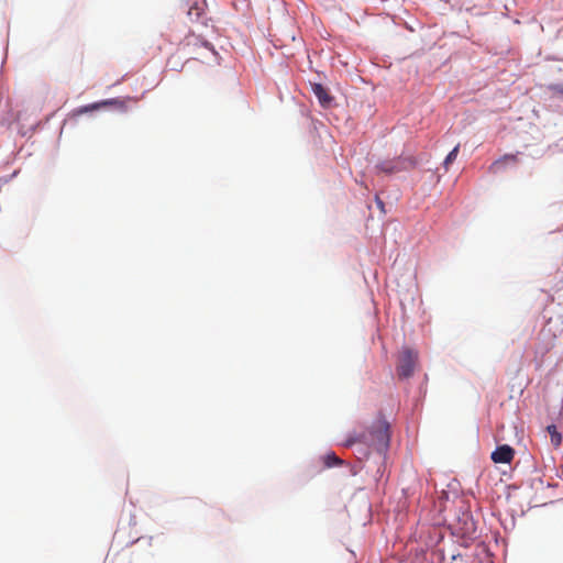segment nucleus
Segmentation results:
<instances>
[{
	"label": "nucleus",
	"mask_w": 563,
	"mask_h": 563,
	"mask_svg": "<svg viewBox=\"0 0 563 563\" xmlns=\"http://www.w3.org/2000/svg\"><path fill=\"white\" fill-rule=\"evenodd\" d=\"M390 432L389 423L382 417L377 418L369 427L362 432H353L344 441V446H352L361 443L376 452H385L389 446Z\"/></svg>",
	"instance_id": "f257e3e1"
},
{
	"label": "nucleus",
	"mask_w": 563,
	"mask_h": 563,
	"mask_svg": "<svg viewBox=\"0 0 563 563\" xmlns=\"http://www.w3.org/2000/svg\"><path fill=\"white\" fill-rule=\"evenodd\" d=\"M418 162L413 156H398L393 159H385L376 165L379 173L393 175L401 172H408L416 168Z\"/></svg>",
	"instance_id": "f03ea898"
},
{
	"label": "nucleus",
	"mask_w": 563,
	"mask_h": 563,
	"mask_svg": "<svg viewBox=\"0 0 563 563\" xmlns=\"http://www.w3.org/2000/svg\"><path fill=\"white\" fill-rule=\"evenodd\" d=\"M418 354L411 349L405 347L399 353L397 362V374L400 378L410 377L416 368Z\"/></svg>",
	"instance_id": "7ed1b4c3"
},
{
	"label": "nucleus",
	"mask_w": 563,
	"mask_h": 563,
	"mask_svg": "<svg viewBox=\"0 0 563 563\" xmlns=\"http://www.w3.org/2000/svg\"><path fill=\"white\" fill-rule=\"evenodd\" d=\"M136 103L137 102V98L135 97H125V98H112V99H107V100H102V101H99V102H95L92 104H89V106H86L84 107L80 112H87V111H90V110H98L102 107H108V106H114L121 110H125L128 109L129 107V103Z\"/></svg>",
	"instance_id": "20e7f679"
},
{
	"label": "nucleus",
	"mask_w": 563,
	"mask_h": 563,
	"mask_svg": "<svg viewBox=\"0 0 563 563\" xmlns=\"http://www.w3.org/2000/svg\"><path fill=\"white\" fill-rule=\"evenodd\" d=\"M490 457L494 463L508 464L515 457V450L508 444L499 445L492 453Z\"/></svg>",
	"instance_id": "39448f33"
},
{
	"label": "nucleus",
	"mask_w": 563,
	"mask_h": 563,
	"mask_svg": "<svg viewBox=\"0 0 563 563\" xmlns=\"http://www.w3.org/2000/svg\"><path fill=\"white\" fill-rule=\"evenodd\" d=\"M310 86H311V90L314 93V96L317 97L319 103L323 108H329L334 100V98L330 95L329 90L323 85L318 84V82H313Z\"/></svg>",
	"instance_id": "423d86ee"
},
{
	"label": "nucleus",
	"mask_w": 563,
	"mask_h": 563,
	"mask_svg": "<svg viewBox=\"0 0 563 563\" xmlns=\"http://www.w3.org/2000/svg\"><path fill=\"white\" fill-rule=\"evenodd\" d=\"M507 163L516 164L518 163V155L517 154H506L501 158L495 161L490 166L489 170L492 173H498L501 170Z\"/></svg>",
	"instance_id": "0eeeda50"
},
{
	"label": "nucleus",
	"mask_w": 563,
	"mask_h": 563,
	"mask_svg": "<svg viewBox=\"0 0 563 563\" xmlns=\"http://www.w3.org/2000/svg\"><path fill=\"white\" fill-rule=\"evenodd\" d=\"M547 431L549 432L551 443L554 446H559L562 443V435L556 427L554 424L548 426Z\"/></svg>",
	"instance_id": "6e6552de"
},
{
	"label": "nucleus",
	"mask_w": 563,
	"mask_h": 563,
	"mask_svg": "<svg viewBox=\"0 0 563 563\" xmlns=\"http://www.w3.org/2000/svg\"><path fill=\"white\" fill-rule=\"evenodd\" d=\"M323 463L327 467H332L342 465L343 461L339 456H336L335 453L330 452L323 456Z\"/></svg>",
	"instance_id": "1a4fd4ad"
},
{
	"label": "nucleus",
	"mask_w": 563,
	"mask_h": 563,
	"mask_svg": "<svg viewBox=\"0 0 563 563\" xmlns=\"http://www.w3.org/2000/svg\"><path fill=\"white\" fill-rule=\"evenodd\" d=\"M460 151V144H457L445 157L443 162L444 168L448 170L449 166L456 159Z\"/></svg>",
	"instance_id": "9d476101"
},
{
	"label": "nucleus",
	"mask_w": 563,
	"mask_h": 563,
	"mask_svg": "<svg viewBox=\"0 0 563 563\" xmlns=\"http://www.w3.org/2000/svg\"><path fill=\"white\" fill-rule=\"evenodd\" d=\"M202 13V10L198 7L197 3H195L192 7L189 8L188 10V15L189 16H192L194 14L196 15V18L198 19Z\"/></svg>",
	"instance_id": "9b49d317"
},
{
	"label": "nucleus",
	"mask_w": 563,
	"mask_h": 563,
	"mask_svg": "<svg viewBox=\"0 0 563 563\" xmlns=\"http://www.w3.org/2000/svg\"><path fill=\"white\" fill-rule=\"evenodd\" d=\"M551 90L554 91L555 93L560 95L563 98V84H558V85L551 86Z\"/></svg>",
	"instance_id": "f8f14e48"
},
{
	"label": "nucleus",
	"mask_w": 563,
	"mask_h": 563,
	"mask_svg": "<svg viewBox=\"0 0 563 563\" xmlns=\"http://www.w3.org/2000/svg\"><path fill=\"white\" fill-rule=\"evenodd\" d=\"M201 45L210 51L213 52V47L210 43L206 42V41H201Z\"/></svg>",
	"instance_id": "ddd939ff"
},
{
	"label": "nucleus",
	"mask_w": 563,
	"mask_h": 563,
	"mask_svg": "<svg viewBox=\"0 0 563 563\" xmlns=\"http://www.w3.org/2000/svg\"><path fill=\"white\" fill-rule=\"evenodd\" d=\"M376 201H377L378 207H380V208L384 207L383 201L378 197H376Z\"/></svg>",
	"instance_id": "4468645a"
}]
</instances>
